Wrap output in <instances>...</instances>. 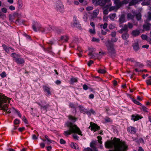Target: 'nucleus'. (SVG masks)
Returning a JSON list of instances; mask_svg holds the SVG:
<instances>
[{
	"instance_id": "obj_1",
	"label": "nucleus",
	"mask_w": 151,
	"mask_h": 151,
	"mask_svg": "<svg viewBox=\"0 0 151 151\" xmlns=\"http://www.w3.org/2000/svg\"><path fill=\"white\" fill-rule=\"evenodd\" d=\"M0 108L1 110H3L4 111L7 113L10 114L11 112H13L14 114H17L19 117H21V114L19 111L15 109L14 108H12L11 109H7L8 107V105L6 104L3 105L4 103H6L7 101L9 102V98L6 96H3L0 93Z\"/></svg>"
},
{
	"instance_id": "obj_2",
	"label": "nucleus",
	"mask_w": 151,
	"mask_h": 151,
	"mask_svg": "<svg viewBox=\"0 0 151 151\" xmlns=\"http://www.w3.org/2000/svg\"><path fill=\"white\" fill-rule=\"evenodd\" d=\"M117 40V38H112L111 39V40H108L105 42L108 50V53L112 58L116 55V51L114 48V44L113 43L116 42Z\"/></svg>"
},
{
	"instance_id": "obj_3",
	"label": "nucleus",
	"mask_w": 151,
	"mask_h": 151,
	"mask_svg": "<svg viewBox=\"0 0 151 151\" xmlns=\"http://www.w3.org/2000/svg\"><path fill=\"white\" fill-rule=\"evenodd\" d=\"M65 125L69 128V130L64 132V134L65 136L70 135L71 133H76L79 135H83L80 129L74 123H65Z\"/></svg>"
},
{
	"instance_id": "obj_4",
	"label": "nucleus",
	"mask_w": 151,
	"mask_h": 151,
	"mask_svg": "<svg viewBox=\"0 0 151 151\" xmlns=\"http://www.w3.org/2000/svg\"><path fill=\"white\" fill-rule=\"evenodd\" d=\"M111 0H92V2L96 5H99L104 6L106 3H109Z\"/></svg>"
},
{
	"instance_id": "obj_5",
	"label": "nucleus",
	"mask_w": 151,
	"mask_h": 151,
	"mask_svg": "<svg viewBox=\"0 0 151 151\" xmlns=\"http://www.w3.org/2000/svg\"><path fill=\"white\" fill-rule=\"evenodd\" d=\"M32 27L34 31L37 32L38 31H40L42 27L40 23L34 21L32 23Z\"/></svg>"
},
{
	"instance_id": "obj_6",
	"label": "nucleus",
	"mask_w": 151,
	"mask_h": 151,
	"mask_svg": "<svg viewBox=\"0 0 151 151\" xmlns=\"http://www.w3.org/2000/svg\"><path fill=\"white\" fill-rule=\"evenodd\" d=\"M129 37V35L128 32H125L124 33H122L121 37L122 39L125 41L124 42V45H127L128 44L129 41L128 40V39Z\"/></svg>"
},
{
	"instance_id": "obj_7",
	"label": "nucleus",
	"mask_w": 151,
	"mask_h": 151,
	"mask_svg": "<svg viewBox=\"0 0 151 151\" xmlns=\"http://www.w3.org/2000/svg\"><path fill=\"white\" fill-rule=\"evenodd\" d=\"M117 139H119V138H115V139L113 142L110 141H107L105 142V147L107 148H112L113 147V145L115 148V146L114 144V142L116 140H118Z\"/></svg>"
},
{
	"instance_id": "obj_8",
	"label": "nucleus",
	"mask_w": 151,
	"mask_h": 151,
	"mask_svg": "<svg viewBox=\"0 0 151 151\" xmlns=\"http://www.w3.org/2000/svg\"><path fill=\"white\" fill-rule=\"evenodd\" d=\"M90 125L89 127V128H91V131H93L95 132L97 130L99 129L100 127L98 126L96 123H90Z\"/></svg>"
},
{
	"instance_id": "obj_9",
	"label": "nucleus",
	"mask_w": 151,
	"mask_h": 151,
	"mask_svg": "<svg viewBox=\"0 0 151 151\" xmlns=\"http://www.w3.org/2000/svg\"><path fill=\"white\" fill-rule=\"evenodd\" d=\"M56 9L58 11L61 12L63 11L64 6L61 2H58L56 5Z\"/></svg>"
},
{
	"instance_id": "obj_10",
	"label": "nucleus",
	"mask_w": 151,
	"mask_h": 151,
	"mask_svg": "<svg viewBox=\"0 0 151 151\" xmlns=\"http://www.w3.org/2000/svg\"><path fill=\"white\" fill-rule=\"evenodd\" d=\"M89 50L90 52L88 54V55L90 56H91V58H94L95 57V56L94 55V54L96 55V56L97 57H99V54H93V52H94L96 51V49L95 48H91V49H89Z\"/></svg>"
},
{
	"instance_id": "obj_11",
	"label": "nucleus",
	"mask_w": 151,
	"mask_h": 151,
	"mask_svg": "<svg viewBox=\"0 0 151 151\" xmlns=\"http://www.w3.org/2000/svg\"><path fill=\"white\" fill-rule=\"evenodd\" d=\"M97 143V141L93 140L91 142L90 144V147L94 149V151H98V150L97 147L96 146Z\"/></svg>"
},
{
	"instance_id": "obj_12",
	"label": "nucleus",
	"mask_w": 151,
	"mask_h": 151,
	"mask_svg": "<svg viewBox=\"0 0 151 151\" xmlns=\"http://www.w3.org/2000/svg\"><path fill=\"white\" fill-rule=\"evenodd\" d=\"M143 117L138 114H133L132 116V119L134 121L139 120L142 119Z\"/></svg>"
},
{
	"instance_id": "obj_13",
	"label": "nucleus",
	"mask_w": 151,
	"mask_h": 151,
	"mask_svg": "<svg viewBox=\"0 0 151 151\" xmlns=\"http://www.w3.org/2000/svg\"><path fill=\"white\" fill-rule=\"evenodd\" d=\"M43 88L45 92H46L47 96H48L51 94L50 91V88L46 86H43Z\"/></svg>"
},
{
	"instance_id": "obj_14",
	"label": "nucleus",
	"mask_w": 151,
	"mask_h": 151,
	"mask_svg": "<svg viewBox=\"0 0 151 151\" xmlns=\"http://www.w3.org/2000/svg\"><path fill=\"white\" fill-rule=\"evenodd\" d=\"M128 29L127 25L125 24L123 27L118 31V32L121 34L123 33V32H128Z\"/></svg>"
},
{
	"instance_id": "obj_15",
	"label": "nucleus",
	"mask_w": 151,
	"mask_h": 151,
	"mask_svg": "<svg viewBox=\"0 0 151 151\" xmlns=\"http://www.w3.org/2000/svg\"><path fill=\"white\" fill-rule=\"evenodd\" d=\"M91 113L94 115H95L96 114L95 111L92 109H91L89 111H88L87 109H86L85 111L83 113L84 114H86L88 116H91Z\"/></svg>"
},
{
	"instance_id": "obj_16",
	"label": "nucleus",
	"mask_w": 151,
	"mask_h": 151,
	"mask_svg": "<svg viewBox=\"0 0 151 151\" xmlns=\"http://www.w3.org/2000/svg\"><path fill=\"white\" fill-rule=\"evenodd\" d=\"M52 27H50V28L46 27L45 28L42 27L40 32L42 33H47L50 31L51 29H52Z\"/></svg>"
},
{
	"instance_id": "obj_17",
	"label": "nucleus",
	"mask_w": 151,
	"mask_h": 151,
	"mask_svg": "<svg viewBox=\"0 0 151 151\" xmlns=\"http://www.w3.org/2000/svg\"><path fill=\"white\" fill-rule=\"evenodd\" d=\"M119 22L120 24H122L126 22L125 15L123 14L121 16L119 20Z\"/></svg>"
},
{
	"instance_id": "obj_18",
	"label": "nucleus",
	"mask_w": 151,
	"mask_h": 151,
	"mask_svg": "<svg viewBox=\"0 0 151 151\" xmlns=\"http://www.w3.org/2000/svg\"><path fill=\"white\" fill-rule=\"evenodd\" d=\"M132 46L133 47L134 50L135 51H137L139 49V44L137 42L133 43Z\"/></svg>"
},
{
	"instance_id": "obj_19",
	"label": "nucleus",
	"mask_w": 151,
	"mask_h": 151,
	"mask_svg": "<svg viewBox=\"0 0 151 151\" xmlns=\"http://www.w3.org/2000/svg\"><path fill=\"white\" fill-rule=\"evenodd\" d=\"M15 61L17 64H23L25 62L23 58H20L19 57L16 59Z\"/></svg>"
},
{
	"instance_id": "obj_20",
	"label": "nucleus",
	"mask_w": 151,
	"mask_h": 151,
	"mask_svg": "<svg viewBox=\"0 0 151 151\" xmlns=\"http://www.w3.org/2000/svg\"><path fill=\"white\" fill-rule=\"evenodd\" d=\"M114 3L117 8H119L122 5V2L120 1L119 0L114 1Z\"/></svg>"
},
{
	"instance_id": "obj_21",
	"label": "nucleus",
	"mask_w": 151,
	"mask_h": 151,
	"mask_svg": "<svg viewBox=\"0 0 151 151\" xmlns=\"http://www.w3.org/2000/svg\"><path fill=\"white\" fill-rule=\"evenodd\" d=\"M73 25L80 29H81V25L79 23L78 21L76 20L74 21L73 22Z\"/></svg>"
},
{
	"instance_id": "obj_22",
	"label": "nucleus",
	"mask_w": 151,
	"mask_h": 151,
	"mask_svg": "<svg viewBox=\"0 0 151 151\" xmlns=\"http://www.w3.org/2000/svg\"><path fill=\"white\" fill-rule=\"evenodd\" d=\"M52 29L53 31H54V32H55L56 33H57L58 34H59L62 31V30L59 28L55 27H52Z\"/></svg>"
},
{
	"instance_id": "obj_23",
	"label": "nucleus",
	"mask_w": 151,
	"mask_h": 151,
	"mask_svg": "<svg viewBox=\"0 0 151 151\" xmlns=\"http://www.w3.org/2000/svg\"><path fill=\"white\" fill-rule=\"evenodd\" d=\"M50 107V105L49 104H47L45 105L41 106V107L40 109L41 110H43L44 111V112H46L47 111V109Z\"/></svg>"
},
{
	"instance_id": "obj_24",
	"label": "nucleus",
	"mask_w": 151,
	"mask_h": 151,
	"mask_svg": "<svg viewBox=\"0 0 151 151\" xmlns=\"http://www.w3.org/2000/svg\"><path fill=\"white\" fill-rule=\"evenodd\" d=\"M140 33V32L139 30H135L132 32V34L133 36L136 37L139 35Z\"/></svg>"
},
{
	"instance_id": "obj_25",
	"label": "nucleus",
	"mask_w": 151,
	"mask_h": 151,
	"mask_svg": "<svg viewBox=\"0 0 151 151\" xmlns=\"http://www.w3.org/2000/svg\"><path fill=\"white\" fill-rule=\"evenodd\" d=\"M68 119L73 122H76L78 119L77 118H76L75 117L72 116L71 115H69L68 116Z\"/></svg>"
},
{
	"instance_id": "obj_26",
	"label": "nucleus",
	"mask_w": 151,
	"mask_h": 151,
	"mask_svg": "<svg viewBox=\"0 0 151 151\" xmlns=\"http://www.w3.org/2000/svg\"><path fill=\"white\" fill-rule=\"evenodd\" d=\"M112 109L111 108H106V111L107 114L109 115H112L113 114L112 112Z\"/></svg>"
},
{
	"instance_id": "obj_27",
	"label": "nucleus",
	"mask_w": 151,
	"mask_h": 151,
	"mask_svg": "<svg viewBox=\"0 0 151 151\" xmlns=\"http://www.w3.org/2000/svg\"><path fill=\"white\" fill-rule=\"evenodd\" d=\"M70 146L72 148L75 150H78L79 149L78 145L76 143L71 142L70 144Z\"/></svg>"
},
{
	"instance_id": "obj_28",
	"label": "nucleus",
	"mask_w": 151,
	"mask_h": 151,
	"mask_svg": "<svg viewBox=\"0 0 151 151\" xmlns=\"http://www.w3.org/2000/svg\"><path fill=\"white\" fill-rule=\"evenodd\" d=\"M138 2L137 0H131V1L129 2V6H131L136 5Z\"/></svg>"
},
{
	"instance_id": "obj_29",
	"label": "nucleus",
	"mask_w": 151,
	"mask_h": 151,
	"mask_svg": "<svg viewBox=\"0 0 151 151\" xmlns=\"http://www.w3.org/2000/svg\"><path fill=\"white\" fill-rule=\"evenodd\" d=\"M69 106L70 107L74 109L72 111V112L75 113L76 114V107L75 105L73 103H70L69 104Z\"/></svg>"
},
{
	"instance_id": "obj_30",
	"label": "nucleus",
	"mask_w": 151,
	"mask_h": 151,
	"mask_svg": "<svg viewBox=\"0 0 151 151\" xmlns=\"http://www.w3.org/2000/svg\"><path fill=\"white\" fill-rule=\"evenodd\" d=\"M151 24H150L148 23L144 25L143 29L146 31L149 30L150 29V27Z\"/></svg>"
},
{
	"instance_id": "obj_31",
	"label": "nucleus",
	"mask_w": 151,
	"mask_h": 151,
	"mask_svg": "<svg viewBox=\"0 0 151 151\" xmlns=\"http://www.w3.org/2000/svg\"><path fill=\"white\" fill-rule=\"evenodd\" d=\"M78 82L77 78L72 77L71 78L70 80V83L71 84H73L75 83Z\"/></svg>"
},
{
	"instance_id": "obj_32",
	"label": "nucleus",
	"mask_w": 151,
	"mask_h": 151,
	"mask_svg": "<svg viewBox=\"0 0 151 151\" xmlns=\"http://www.w3.org/2000/svg\"><path fill=\"white\" fill-rule=\"evenodd\" d=\"M2 46L4 50L7 53L9 52V48L5 45L3 44L2 45Z\"/></svg>"
},
{
	"instance_id": "obj_33",
	"label": "nucleus",
	"mask_w": 151,
	"mask_h": 151,
	"mask_svg": "<svg viewBox=\"0 0 151 151\" xmlns=\"http://www.w3.org/2000/svg\"><path fill=\"white\" fill-rule=\"evenodd\" d=\"M128 130H129L130 132L134 134L136 132L135 129L133 127H131L130 128H128Z\"/></svg>"
},
{
	"instance_id": "obj_34",
	"label": "nucleus",
	"mask_w": 151,
	"mask_h": 151,
	"mask_svg": "<svg viewBox=\"0 0 151 151\" xmlns=\"http://www.w3.org/2000/svg\"><path fill=\"white\" fill-rule=\"evenodd\" d=\"M68 37L67 35L62 36L60 37V40H64L65 41L67 42L68 40Z\"/></svg>"
},
{
	"instance_id": "obj_35",
	"label": "nucleus",
	"mask_w": 151,
	"mask_h": 151,
	"mask_svg": "<svg viewBox=\"0 0 151 151\" xmlns=\"http://www.w3.org/2000/svg\"><path fill=\"white\" fill-rule=\"evenodd\" d=\"M99 13L98 11L97 10H94L92 15V18H96L97 17Z\"/></svg>"
},
{
	"instance_id": "obj_36",
	"label": "nucleus",
	"mask_w": 151,
	"mask_h": 151,
	"mask_svg": "<svg viewBox=\"0 0 151 151\" xmlns=\"http://www.w3.org/2000/svg\"><path fill=\"white\" fill-rule=\"evenodd\" d=\"M79 110L81 113H84L86 109L84 108L82 106L80 105L78 106Z\"/></svg>"
},
{
	"instance_id": "obj_37",
	"label": "nucleus",
	"mask_w": 151,
	"mask_h": 151,
	"mask_svg": "<svg viewBox=\"0 0 151 151\" xmlns=\"http://www.w3.org/2000/svg\"><path fill=\"white\" fill-rule=\"evenodd\" d=\"M116 14H110L109 16L110 19L113 21L114 20V19L116 17Z\"/></svg>"
},
{
	"instance_id": "obj_38",
	"label": "nucleus",
	"mask_w": 151,
	"mask_h": 151,
	"mask_svg": "<svg viewBox=\"0 0 151 151\" xmlns=\"http://www.w3.org/2000/svg\"><path fill=\"white\" fill-rule=\"evenodd\" d=\"M136 17L137 20L139 21L141 19V14L140 13L136 14L135 15Z\"/></svg>"
},
{
	"instance_id": "obj_39",
	"label": "nucleus",
	"mask_w": 151,
	"mask_h": 151,
	"mask_svg": "<svg viewBox=\"0 0 151 151\" xmlns=\"http://www.w3.org/2000/svg\"><path fill=\"white\" fill-rule=\"evenodd\" d=\"M11 56L14 58L15 60H16V59L19 57V55L15 53H12Z\"/></svg>"
},
{
	"instance_id": "obj_40",
	"label": "nucleus",
	"mask_w": 151,
	"mask_h": 151,
	"mask_svg": "<svg viewBox=\"0 0 151 151\" xmlns=\"http://www.w3.org/2000/svg\"><path fill=\"white\" fill-rule=\"evenodd\" d=\"M18 8L20 9L23 6L22 1V0H19L18 1Z\"/></svg>"
},
{
	"instance_id": "obj_41",
	"label": "nucleus",
	"mask_w": 151,
	"mask_h": 151,
	"mask_svg": "<svg viewBox=\"0 0 151 151\" xmlns=\"http://www.w3.org/2000/svg\"><path fill=\"white\" fill-rule=\"evenodd\" d=\"M132 100L134 104L139 106H142V104L140 102L137 101L136 100L132 99Z\"/></svg>"
},
{
	"instance_id": "obj_42",
	"label": "nucleus",
	"mask_w": 151,
	"mask_h": 151,
	"mask_svg": "<svg viewBox=\"0 0 151 151\" xmlns=\"http://www.w3.org/2000/svg\"><path fill=\"white\" fill-rule=\"evenodd\" d=\"M135 66L138 67L142 68L143 66V65L139 62H137L135 64Z\"/></svg>"
},
{
	"instance_id": "obj_43",
	"label": "nucleus",
	"mask_w": 151,
	"mask_h": 151,
	"mask_svg": "<svg viewBox=\"0 0 151 151\" xmlns=\"http://www.w3.org/2000/svg\"><path fill=\"white\" fill-rule=\"evenodd\" d=\"M134 17V15H133L131 13H128L127 14V18L131 19H133Z\"/></svg>"
},
{
	"instance_id": "obj_44",
	"label": "nucleus",
	"mask_w": 151,
	"mask_h": 151,
	"mask_svg": "<svg viewBox=\"0 0 151 151\" xmlns=\"http://www.w3.org/2000/svg\"><path fill=\"white\" fill-rule=\"evenodd\" d=\"M108 25V24L107 23H105L103 25L102 24H101L100 25V27L101 28H102L104 29H106Z\"/></svg>"
},
{
	"instance_id": "obj_45",
	"label": "nucleus",
	"mask_w": 151,
	"mask_h": 151,
	"mask_svg": "<svg viewBox=\"0 0 151 151\" xmlns=\"http://www.w3.org/2000/svg\"><path fill=\"white\" fill-rule=\"evenodd\" d=\"M141 109L145 112H148L147 108L144 106H142Z\"/></svg>"
},
{
	"instance_id": "obj_46",
	"label": "nucleus",
	"mask_w": 151,
	"mask_h": 151,
	"mask_svg": "<svg viewBox=\"0 0 151 151\" xmlns=\"http://www.w3.org/2000/svg\"><path fill=\"white\" fill-rule=\"evenodd\" d=\"M105 121L106 122H113L111 118L108 117H106L105 118Z\"/></svg>"
},
{
	"instance_id": "obj_47",
	"label": "nucleus",
	"mask_w": 151,
	"mask_h": 151,
	"mask_svg": "<svg viewBox=\"0 0 151 151\" xmlns=\"http://www.w3.org/2000/svg\"><path fill=\"white\" fill-rule=\"evenodd\" d=\"M97 138L98 139V142L100 144H102V142L101 141L102 140V137L101 136H98L97 137Z\"/></svg>"
},
{
	"instance_id": "obj_48",
	"label": "nucleus",
	"mask_w": 151,
	"mask_h": 151,
	"mask_svg": "<svg viewBox=\"0 0 151 151\" xmlns=\"http://www.w3.org/2000/svg\"><path fill=\"white\" fill-rule=\"evenodd\" d=\"M141 37L143 40H146L148 38L147 35H142L141 36Z\"/></svg>"
},
{
	"instance_id": "obj_49",
	"label": "nucleus",
	"mask_w": 151,
	"mask_h": 151,
	"mask_svg": "<svg viewBox=\"0 0 151 151\" xmlns=\"http://www.w3.org/2000/svg\"><path fill=\"white\" fill-rule=\"evenodd\" d=\"M98 72L101 73H104L106 72V71L104 69H100L98 70Z\"/></svg>"
},
{
	"instance_id": "obj_50",
	"label": "nucleus",
	"mask_w": 151,
	"mask_h": 151,
	"mask_svg": "<svg viewBox=\"0 0 151 151\" xmlns=\"http://www.w3.org/2000/svg\"><path fill=\"white\" fill-rule=\"evenodd\" d=\"M115 27V24H110L109 26V28L110 29H114Z\"/></svg>"
},
{
	"instance_id": "obj_51",
	"label": "nucleus",
	"mask_w": 151,
	"mask_h": 151,
	"mask_svg": "<svg viewBox=\"0 0 151 151\" xmlns=\"http://www.w3.org/2000/svg\"><path fill=\"white\" fill-rule=\"evenodd\" d=\"M47 144L48 145H49L51 143H54V142H55V141L52 140L50 139L47 140Z\"/></svg>"
},
{
	"instance_id": "obj_52",
	"label": "nucleus",
	"mask_w": 151,
	"mask_h": 151,
	"mask_svg": "<svg viewBox=\"0 0 151 151\" xmlns=\"http://www.w3.org/2000/svg\"><path fill=\"white\" fill-rule=\"evenodd\" d=\"M0 76L2 78H4L6 76V73L5 72H3L0 74Z\"/></svg>"
},
{
	"instance_id": "obj_53",
	"label": "nucleus",
	"mask_w": 151,
	"mask_h": 151,
	"mask_svg": "<svg viewBox=\"0 0 151 151\" xmlns=\"http://www.w3.org/2000/svg\"><path fill=\"white\" fill-rule=\"evenodd\" d=\"M146 81L147 85H151V78L146 80Z\"/></svg>"
},
{
	"instance_id": "obj_54",
	"label": "nucleus",
	"mask_w": 151,
	"mask_h": 151,
	"mask_svg": "<svg viewBox=\"0 0 151 151\" xmlns=\"http://www.w3.org/2000/svg\"><path fill=\"white\" fill-rule=\"evenodd\" d=\"M127 26L129 29H131L133 27V25L132 23L128 22L127 24Z\"/></svg>"
},
{
	"instance_id": "obj_55",
	"label": "nucleus",
	"mask_w": 151,
	"mask_h": 151,
	"mask_svg": "<svg viewBox=\"0 0 151 151\" xmlns=\"http://www.w3.org/2000/svg\"><path fill=\"white\" fill-rule=\"evenodd\" d=\"M25 129V128L24 127H22L19 128L18 129V130L21 132H23L24 131Z\"/></svg>"
},
{
	"instance_id": "obj_56",
	"label": "nucleus",
	"mask_w": 151,
	"mask_h": 151,
	"mask_svg": "<svg viewBox=\"0 0 151 151\" xmlns=\"http://www.w3.org/2000/svg\"><path fill=\"white\" fill-rule=\"evenodd\" d=\"M116 32L115 31H114V32H112L111 33V36L112 37H114L116 36Z\"/></svg>"
},
{
	"instance_id": "obj_57",
	"label": "nucleus",
	"mask_w": 151,
	"mask_h": 151,
	"mask_svg": "<svg viewBox=\"0 0 151 151\" xmlns=\"http://www.w3.org/2000/svg\"><path fill=\"white\" fill-rule=\"evenodd\" d=\"M147 65L150 67L151 68V61L147 60L146 62Z\"/></svg>"
},
{
	"instance_id": "obj_58",
	"label": "nucleus",
	"mask_w": 151,
	"mask_h": 151,
	"mask_svg": "<svg viewBox=\"0 0 151 151\" xmlns=\"http://www.w3.org/2000/svg\"><path fill=\"white\" fill-rule=\"evenodd\" d=\"M60 143L61 144H65L66 143V141L63 139H61L60 141Z\"/></svg>"
},
{
	"instance_id": "obj_59",
	"label": "nucleus",
	"mask_w": 151,
	"mask_h": 151,
	"mask_svg": "<svg viewBox=\"0 0 151 151\" xmlns=\"http://www.w3.org/2000/svg\"><path fill=\"white\" fill-rule=\"evenodd\" d=\"M19 124V123H14V127L12 129L14 130L16 129L18 126H16V125H18Z\"/></svg>"
},
{
	"instance_id": "obj_60",
	"label": "nucleus",
	"mask_w": 151,
	"mask_h": 151,
	"mask_svg": "<svg viewBox=\"0 0 151 151\" xmlns=\"http://www.w3.org/2000/svg\"><path fill=\"white\" fill-rule=\"evenodd\" d=\"M89 32L92 34H95V28H93V29H89Z\"/></svg>"
},
{
	"instance_id": "obj_61",
	"label": "nucleus",
	"mask_w": 151,
	"mask_h": 151,
	"mask_svg": "<svg viewBox=\"0 0 151 151\" xmlns=\"http://www.w3.org/2000/svg\"><path fill=\"white\" fill-rule=\"evenodd\" d=\"M92 41L93 42H99V39L98 38L93 37L92 39Z\"/></svg>"
},
{
	"instance_id": "obj_62",
	"label": "nucleus",
	"mask_w": 151,
	"mask_h": 151,
	"mask_svg": "<svg viewBox=\"0 0 151 151\" xmlns=\"http://www.w3.org/2000/svg\"><path fill=\"white\" fill-rule=\"evenodd\" d=\"M83 88L85 90H86L88 88V86L86 84H84L83 86Z\"/></svg>"
},
{
	"instance_id": "obj_63",
	"label": "nucleus",
	"mask_w": 151,
	"mask_h": 151,
	"mask_svg": "<svg viewBox=\"0 0 151 151\" xmlns=\"http://www.w3.org/2000/svg\"><path fill=\"white\" fill-rule=\"evenodd\" d=\"M1 11L4 13H6L7 12V9L6 8H3L1 9Z\"/></svg>"
},
{
	"instance_id": "obj_64",
	"label": "nucleus",
	"mask_w": 151,
	"mask_h": 151,
	"mask_svg": "<svg viewBox=\"0 0 151 151\" xmlns=\"http://www.w3.org/2000/svg\"><path fill=\"white\" fill-rule=\"evenodd\" d=\"M148 19L150 20H151V12H149L148 13Z\"/></svg>"
}]
</instances>
